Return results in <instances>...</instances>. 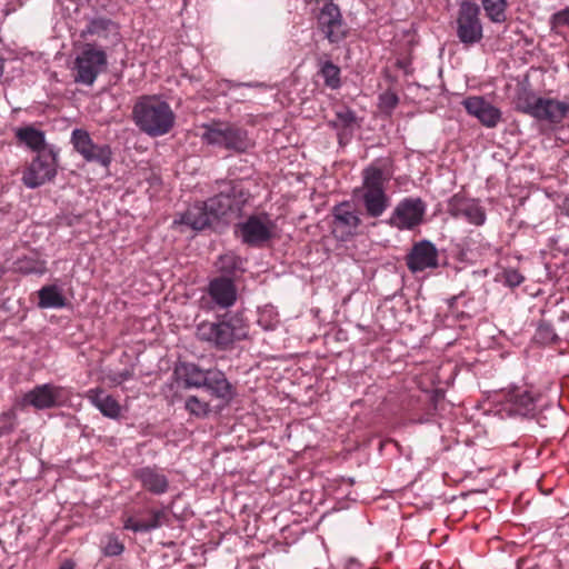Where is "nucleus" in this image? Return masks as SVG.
I'll return each instance as SVG.
<instances>
[{
	"mask_svg": "<svg viewBox=\"0 0 569 569\" xmlns=\"http://www.w3.org/2000/svg\"><path fill=\"white\" fill-rule=\"evenodd\" d=\"M249 327L239 311H227L216 315L213 320H204L197 325L196 337L218 351L230 350L238 341L248 338Z\"/></svg>",
	"mask_w": 569,
	"mask_h": 569,
	"instance_id": "nucleus-1",
	"label": "nucleus"
},
{
	"mask_svg": "<svg viewBox=\"0 0 569 569\" xmlns=\"http://www.w3.org/2000/svg\"><path fill=\"white\" fill-rule=\"evenodd\" d=\"M132 117L136 126L152 138L169 133L176 123L170 104L157 96L141 97L133 106Z\"/></svg>",
	"mask_w": 569,
	"mask_h": 569,
	"instance_id": "nucleus-2",
	"label": "nucleus"
},
{
	"mask_svg": "<svg viewBox=\"0 0 569 569\" xmlns=\"http://www.w3.org/2000/svg\"><path fill=\"white\" fill-rule=\"evenodd\" d=\"M201 140L213 147L222 148L233 153H246L253 147L248 131L241 126L224 121L211 120L200 126Z\"/></svg>",
	"mask_w": 569,
	"mask_h": 569,
	"instance_id": "nucleus-3",
	"label": "nucleus"
},
{
	"mask_svg": "<svg viewBox=\"0 0 569 569\" xmlns=\"http://www.w3.org/2000/svg\"><path fill=\"white\" fill-rule=\"evenodd\" d=\"M362 186L353 190V199L361 202L370 218H379L389 207L385 190L387 178L380 168L368 167L362 172Z\"/></svg>",
	"mask_w": 569,
	"mask_h": 569,
	"instance_id": "nucleus-4",
	"label": "nucleus"
},
{
	"mask_svg": "<svg viewBox=\"0 0 569 569\" xmlns=\"http://www.w3.org/2000/svg\"><path fill=\"white\" fill-rule=\"evenodd\" d=\"M218 193L209 198L208 208L216 221L237 217L250 193L243 188L241 180L217 181Z\"/></svg>",
	"mask_w": 569,
	"mask_h": 569,
	"instance_id": "nucleus-5",
	"label": "nucleus"
},
{
	"mask_svg": "<svg viewBox=\"0 0 569 569\" xmlns=\"http://www.w3.org/2000/svg\"><path fill=\"white\" fill-rule=\"evenodd\" d=\"M539 395L527 387H511L499 395L498 411L502 417L532 418L537 412Z\"/></svg>",
	"mask_w": 569,
	"mask_h": 569,
	"instance_id": "nucleus-6",
	"label": "nucleus"
},
{
	"mask_svg": "<svg viewBox=\"0 0 569 569\" xmlns=\"http://www.w3.org/2000/svg\"><path fill=\"white\" fill-rule=\"evenodd\" d=\"M107 53L92 43H86L74 60V82L92 86L98 76L107 69Z\"/></svg>",
	"mask_w": 569,
	"mask_h": 569,
	"instance_id": "nucleus-7",
	"label": "nucleus"
},
{
	"mask_svg": "<svg viewBox=\"0 0 569 569\" xmlns=\"http://www.w3.org/2000/svg\"><path fill=\"white\" fill-rule=\"evenodd\" d=\"M58 152L53 147L37 153L23 171L22 181L26 187L36 189L50 182L57 176Z\"/></svg>",
	"mask_w": 569,
	"mask_h": 569,
	"instance_id": "nucleus-8",
	"label": "nucleus"
},
{
	"mask_svg": "<svg viewBox=\"0 0 569 569\" xmlns=\"http://www.w3.org/2000/svg\"><path fill=\"white\" fill-rule=\"evenodd\" d=\"M317 28L331 44H339L349 33L338 4L328 0L317 14Z\"/></svg>",
	"mask_w": 569,
	"mask_h": 569,
	"instance_id": "nucleus-9",
	"label": "nucleus"
},
{
	"mask_svg": "<svg viewBox=\"0 0 569 569\" xmlns=\"http://www.w3.org/2000/svg\"><path fill=\"white\" fill-rule=\"evenodd\" d=\"M71 143L87 162H93L106 169L111 164L112 151L110 146L94 143L88 131L74 129L71 133Z\"/></svg>",
	"mask_w": 569,
	"mask_h": 569,
	"instance_id": "nucleus-10",
	"label": "nucleus"
},
{
	"mask_svg": "<svg viewBox=\"0 0 569 569\" xmlns=\"http://www.w3.org/2000/svg\"><path fill=\"white\" fill-rule=\"evenodd\" d=\"M68 398L69 392L64 387L43 383L28 391L23 396L22 402L32 406L37 410H44L63 406Z\"/></svg>",
	"mask_w": 569,
	"mask_h": 569,
	"instance_id": "nucleus-11",
	"label": "nucleus"
},
{
	"mask_svg": "<svg viewBox=\"0 0 569 569\" xmlns=\"http://www.w3.org/2000/svg\"><path fill=\"white\" fill-rule=\"evenodd\" d=\"M238 229L242 242L251 247H259L272 238L273 222L267 213L252 214Z\"/></svg>",
	"mask_w": 569,
	"mask_h": 569,
	"instance_id": "nucleus-12",
	"label": "nucleus"
},
{
	"mask_svg": "<svg viewBox=\"0 0 569 569\" xmlns=\"http://www.w3.org/2000/svg\"><path fill=\"white\" fill-rule=\"evenodd\" d=\"M425 202L420 198H405L395 208L388 223L400 230L413 229L423 218Z\"/></svg>",
	"mask_w": 569,
	"mask_h": 569,
	"instance_id": "nucleus-13",
	"label": "nucleus"
},
{
	"mask_svg": "<svg viewBox=\"0 0 569 569\" xmlns=\"http://www.w3.org/2000/svg\"><path fill=\"white\" fill-rule=\"evenodd\" d=\"M480 9L476 3L465 1L461 3L458 16V37L461 42L476 43L482 38V26L479 19Z\"/></svg>",
	"mask_w": 569,
	"mask_h": 569,
	"instance_id": "nucleus-14",
	"label": "nucleus"
},
{
	"mask_svg": "<svg viewBox=\"0 0 569 569\" xmlns=\"http://www.w3.org/2000/svg\"><path fill=\"white\" fill-rule=\"evenodd\" d=\"M462 106L468 114L477 118L486 128H496L502 119L501 110L491 104L483 97H468L462 101Z\"/></svg>",
	"mask_w": 569,
	"mask_h": 569,
	"instance_id": "nucleus-15",
	"label": "nucleus"
},
{
	"mask_svg": "<svg viewBox=\"0 0 569 569\" xmlns=\"http://www.w3.org/2000/svg\"><path fill=\"white\" fill-rule=\"evenodd\" d=\"M448 210L453 217L463 218L475 226H481L486 221L483 208L476 200L459 194L451 198Z\"/></svg>",
	"mask_w": 569,
	"mask_h": 569,
	"instance_id": "nucleus-16",
	"label": "nucleus"
},
{
	"mask_svg": "<svg viewBox=\"0 0 569 569\" xmlns=\"http://www.w3.org/2000/svg\"><path fill=\"white\" fill-rule=\"evenodd\" d=\"M133 478L141 483V487L152 495L161 496L169 489L167 476L157 466H146L137 468Z\"/></svg>",
	"mask_w": 569,
	"mask_h": 569,
	"instance_id": "nucleus-17",
	"label": "nucleus"
},
{
	"mask_svg": "<svg viewBox=\"0 0 569 569\" xmlns=\"http://www.w3.org/2000/svg\"><path fill=\"white\" fill-rule=\"evenodd\" d=\"M208 295L218 307L228 309L237 301V287L230 277H216L208 284Z\"/></svg>",
	"mask_w": 569,
	"mask_h": 569,
	"instance_id": "nucleus-18",
	"label": "nucleus"
},
{
	"mask_svg": "<svg viewBox=\"0 0 569 569\" xmlns=\"http://www.w3.org/2000/svg\"><path fill=\"white\" fill-rule=\"evenodd\" d=\"M202 388L224 403H230L237 396L236 387L227 379L224 372L216 368L207 371L206 385Z\"/></svg>",
	"mask_w": 569,
	"mask_h": 569,
	"instance_id": "nucleus-19",
	"label": "nucleus"
},
{
	"mask_svg": "<svg viewBox=\"0 0 569 569\" xmlns=\"http://www.w3.org/2000/svg\"><path fill=\"white\" fill-rule=\"evenodd\" d=\"M179 222L189 226L193 230H203L211 227L216 222V219L208 208V201H204L190 206L186 212L181 214Z\"/></svg>",
	"mask_w": 569,
	"mask_h": 569,
	"instance_id": "nucleus-20",
	"label": "nucleus"
},
{
	"mask_svg": "<svg viewBox=\"0 0 569 569\" xmlns=\"http://www.w3.org/2000/svg\"><path fill=\"white\" fill-rule=\"evenodd\" d=\"M569 112V102L551 98H540L535 119L560 123Z\"/></svg>",
	"mask_w": 569,
	"mask_h": 569,
	"instance_id": "nucleus-21",
	"label": "nucleus"
},
{
	"mask_svg": "<svg viewBox=\"0 0 569 569\" xmlns=\"http://www.w3.org/2000/svg\"><path fill=\"white\" fill-rule=\"evenodd\" d=\"M82 37L97 36L114 44L120 40L119 26L107 18H96L90 20L87 28L82 31Z\"/></svg>",
	"mask_w": 569,
	"mask_h": 569,
	"instance_id": "nucleus-22",
	"label": "nucleus"
},
{
	"mask_svg": "<svg viewBox=\"0 0 569 569\" xmlns=\"http://www.w3.org/2000/svg\"><path fill=\"white\" fill-rule=\"evenodd\" d=\"M207 371L209 369H203L193 362H180L174 369V373L183 381L186 389L202 388L206 385Z\"/></svg>",
	"mask_w": 569,
	"mask_h": 569,
	"instance_id": "nucleus-23",
	"label": "nucleus"
},
{
	"mask_svg": "<svg viewBox=\"0 0 569 569\" xmlns=\"http://www.w3.org/2000/svg\"><path fill=\"white\" fill-rule=\"evenodd\" d=\"M38 307L40 309H61L68 306V300L62 289L52 283L46 284L38 290Z\"/></svg>",
	"mask_w": 569,
	"mask_h": 569,
	"instance_id": "nucleus-24",
	"label": "nucleus"
},
{
	"mask_svg": "<svg viewBox=\"0 0 569 569\" xmlns=\"http://www.w3.org/2000/svg\"><path fill=\"white\" fill-rule=\"evenodd\" d=\"M87 397L103 416L114 419L120 415L119 403L102 389H90Z\"/></svg>",
	"mask_w": 569,
	"mask_h": 569,
	"instance_id": "nucleus-25",
	"label": "nucleus"
},
{
	"mask_svg": "<svg viewBox=\"0 0 569 569\" xmlns=\"http://www.w3.org/2000/svg\"><path fill=\"white\" fill-rule=\"evenodd\" d=\"M16 137L20 142H23L37 153L42 152V150H48L46 147L44 132L36 129L32 126L17 129Z\"/></svg>",
	"mask_w": 569,
	"mask_h": 569,
	"instance_id": "nucleus-26",
	"label": "nucleus"
},
{
	"mask_svg": "<svg viewBox=\"0 0 569 569\" xmlns=\"http://www.w3.org/2000/svg\"><path fill=\"white\" fill-rule=\"evenodd\" d=\"M408 269L417 273L427 269V239L417 242L406 257Z\"/></svg>",
	"mask_w": 569,
	"mask_h": 569,
	"instance_id": "nucleus-27",
	"label": "nucleus"
},
{
	"mask_svg": "<svg viewBox=\"0 0 569 569\" xmlns=\"http://www.w3.org/2000/svg\"><path fill=\"white\" fill-rule=\"evenodd\" d=\"M16 270L22 274H43L47 271V262L40 259L38 253L24 256L16 261Z\"/></svg>",
	"mask_w": 569,
	"mask_h": 569,
	"instance_id": "nucleus-28",
	"label": "nucleus"
},
{
	"mask_svg": "<svg viewBox=\"0 0 569 569\" xmlns=\"http://www.w3.org/2000/svg\"><path fill=\"white\" fill-rule=\"evenodd\" d=\"M349 207L350 204L347 201L337 204L333 208V218L337 224L347 227L351 233V230H356L360 226L361 220L355 211L349 209Z\"/></svg>",
	"mask_w": 569,
	"mask_h": 569,
	"instance_id": "nucleus-29",
	"label": "nucleus"
},
{
	"mask_svg": "<svg viewBox=\"0 0 569 569\" xmlns=\"http://www.w3.org/2000/svg\"><path fill=\"white\" fill-rule=\"evenodd\" d=\"M318 73L323 78L325 86L337 90L341 87L340 68L330 60L319 61Z\"/></svg>",
	"mask_w": 569,
	"mask_h": 569,
	"instance_id": "nucleus-30",
	"label": "nucleus"
},
{
	"mask_svg": "<svg viewBox=\"0 0 569 569\" xmlns=\"http://www.w3.org/2000/svg\"><path fill=\"white\" fill-rule=\"evenodd\" d=\"M540 98L541 97H537L535 93L523 91L517 97L516 110L535 118Z\"/></svg>",
	"mask_w": 569,
	"mask_h": 569,
	"instance_id": "nucleus-31",
	"label": "nucleus"
},
{
	"mask_svg": "<svg viewBox=\"0 0 569 569\" xmlns=\"http://www.w3.org/2000/svg\"><path fill=\"white\" fill-rule=\"evenodd\" d=\"M357 123V116L353 110L343 107L336 111V119L330 121V126L335 129L348 130L352 129Z\"/></svg>",
	"mask_w": 569,
	"mask_h": 569,
	"instance_id": "nucleus-32",
	"label": "nucleus"
},
{
	"mask_svg": "<svg viewBox=\"0 0 569 569\" xmlns=\"http://www.w3.org/2000/svg\"><path fill=\"white\" fill-rule=\"evenodd\" d=\"M242 264L243 261L240 257L234 253H226L220 256L218 267L226 277H230L237 271H243Z\"/></svg>",
	"mask_w": 569,
	"mask_h": 569,
	"instance_id": "nucleus-33",
	"label": "nucleus"
},
{
	"mask_svg": "<svg viewBox=\"0 0 569 569\" xmlns=\"http://www.w3.org/2000/svg\"><path fill=\"white\" fill-rule=\"evenodd\" d=\"M482 4L490 20L493 22H503L506 20L507 0H483Z\"/></svg>",
	"mask_w": 569,
	"mask_h": 569,
	"instance_id": "nucleus-34",
	"label": "nucleus"
},
{
	"mask_svg": "<svg viewBox=\"0 0 569 569\" xmlns=\"http://www.w3.org/2000/svg\"><path fill=\"white\" fill-rule=\"evenodd\" d=\"M184 408L190 415L196 417H206L210 411L209 403L200 400L197 396L188 397Z\"/></svg>",
	"mask_w": 569,
	"mask_h": 569,
	"instance_id": "nucleus-35",
	"label": "nucleus"
},
{
	"mask_svg": "<svg viewBox=\"0 0 569 569\" xmlns=\"http://www.w3.org/2000/svg\"><path fill=\"white\" fill-rule=\"evenodd\" d=\"M399 98L395 91L387 90L379 94V109L383 113H391L398 106Z\"/></svg>",
	"mask_w": 569,
	"mask_h": 569,
	"instance_id": "nucleus-36",
	"label": "nucleus"
},
{
	"mask_svg": "<svg viewBox=\"0 0 569 569\" xmlns=\"http://www.w3.org/2000/svg\"><path fill=\"white\" fill-rule=\"evenodd\" d=\"M166 518L163 510H151L150 519L144 521V526H140L139 529H144L146 532L154 530L162 525V520Z\"/></svg>",
	"mask_w": 569,
	"mask_h": 569,
	"instance_id": "nucleus-37",
	"label": "nucleus"
},
{
	"mask_svg": "<svg viewBox=\"0 0 569 569\" xmlns=\"http://www.w3.org/2000/svg\"><path fill=\"white\" fill-rule=\"evenodd\" d=\"M16 413L14 411H8L1 415V419L4 421L0 426V437L8 436L16 429Z\"/></svg>",
	"mask_w": 569,
	"mask_h": 569,
	"instance_id": "nucleus-38",
	"label": "nucleus"
},
{
	"mask_svg": "<svg viewBox=\"0 0 569 569\" xmlns=\"http://www.w3.org/2000/svg\"><path fill=\"white\" fill-rule=\"evenodd\" d=\"M448 263L446 254H440L436 247L429 242V269Z\"/></svg>",
	"mask_w": 569,
	"mask_h": 569,
	"instance_id": "nucleus-39",
	"label": "nucleus"
},
{
	"mask_svg": "<svg viewBox=\"0 0 569 569\" xmlns=\"http://www.w3.org/2000/svg\"><path fill=\"white\" fill-rule=\"evenodd\" d=\"M503 279L505 283L510 287L515 288L522 283L525 280V277L516 269H506L503 271Z\"/></svg>",
	"mask_w": 569,
	"mask_h": 569,
	"instance_id": "nucleus-40",
	"label": "nucleus"
},
{
	"mask_svg": "<svg viewBox=\"0 0 569 569\" xmlns=\"http://www.w3.org/2000/svg\"><path fill=\"white\" fill-rule=\"evenodd\" d=\"M124 546L117 538H110L104 546L103 552L108 557L119 556L123 552Z\"/></svg>",
	"mask_w": 569,
	"mask_h": 569,
	"instance_id": "nucleus-41",
	"label": "nucleus"
},
{
	"mask_svg": "<svg viewBox=\"0 0 569 569\" xmlns=\"http://www.w3.org/2000/svg\"><path fill=\"white\" fill-rule=\"evenodd\" d=\"M140 526H144V521L134 520L132 517L124 521V529L132 530L133 532H146L144 529H139Z\"/></svg>",
	"mask_w": 569,
	"mask_h": 569,
	"instance_id": "nucleus-42",
	"label": "nucleus"
},
{
	"mask_svg": "<svg viewBox=\"0 0 569 569\" xmlns=\"http://www.w3.org/2000/svg\"><path fill=\"white\" fill-rule=\"evenodd\" d=\"M555 26H568L569 27V9L557 12L553 16Z\"/></svg>",
	"mask_w": 569,
	"mask_h": 569,
	"instance_id": "nucleus-43",
	"label": "nucleus"
},
{
	"mask_svg": "<svg viewBox=\"0 0 569 569\" xmlns=\"http://www.w3.org/2000/svg\"><path fill=\"white\" fill-rule=\"evenodd\" d=\"M131 377H132V372H131V371H129V370H123V371L118 372L117 375H114V377L112 378V381H113L114 383L120 385V383H122V382H124V381H127V380L131 379Z\"/></svg>",
	"mask_w": 569,
	"mask_h": 569,
	"instance_id": "nucleus-44",
	"label": "nucleus"
},
{
	"mask_svg": "<svg viewBox=\"0 0 569 569\" xmlns=\"http://www.w3.org/2000/svg\"><path fill=\"white\" fill-rule=\"evenodd\" d=\"M538 336L541 337L543 340H553L556 335L552 332V330L549 327H540L538 330Z\"/></svg>",
	"mask_w": 569,
	"mask_h": 569,
	"instance_id": "nucleus-45",
	"label": "nucleus"
},
{
	"mask_svg": "<svg viewBox=\"0 0 569 569\" xmlns=\"http://www.w3.org/2000/svg\"><path fill=\"white\" fill-rule=\"evenodd\" d=\"M237 87H263V83L260 82H246V83H238Z\"/></svg>",
	"mask_w": 569,
	"mask_h": 569,
	"instance_id": "nucleus-46",
	"label": "nucleus"
},
{
	"mask_svg": "<svg viewBox=\"0 0 569 569\" xmlns=\"http://www.w3.org/2000/svg\"><path fill=\"white\" fill-rule=\"evenodd\" d=\"M59 569H74V563L70 560H66Z\"/></svg>",
	"mask_w": 569,
	"mask_h": 569,
	"instance_id": "nucleus-47",
	"label": "nucleus"
},
{
	"mask_svg": "<svg viewBox=\"0 0 569 569\" xmlns=\"http://www.w3.org/2000/svg\"><path fill=\"white\" fill-rule=\"evenodd\" d=\"M4 72V59L0 58V78L2 77Z\"/></svg>",
	"mask_w": 569,
	"mask_h": 569,
	"instance_id": "nucleus-48",
	"label": "nucleus"
},
{
	"mask_svg": "<svg viewBox=\"0 0 569 569\" xmlns=\"http://www.w3.org/2000/svg\"><path fill=\"white\" fill-rule=\"evenodd\" d=\"M440 398H443L442 392L436 391V395L432 400L437 403Z\"/></svg>",
	"mask_w": 569,
	"mask_h": 569,
	"instance_id": "nucleus-49",
	"label": "nucleus"
},
{
	"mask_svg": "<svg viewBox=\"0 0 569 569\" xmlns=\"http://www.w3.org/2000/svg\"><path fill=\"white\" fill-rule=\"evenodd\" d=\"M421 569H427V563L426 562L421 565Z\"/></svg>",
	"mask_w": 569,
	"mask_h": 569,
	"instance_id": "nucleus-50",
	"label": "nucleus"
},
{
	"mask_svg": "<svg viewBox=\"0 0 569 569\" xmlns=\"http://www.w3.org/2000/svg\"><path fill=\"white\" fill-rule=\"evenodd\" d=\"M81 0H78V3L80 2Z\"/></svg>",
	"mask_w": 569,
	"mask_h": 569,
	"instance_id": "nucleus-51",
	"label": "nucleus"
}]
</instances>
